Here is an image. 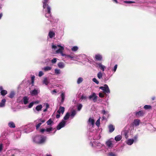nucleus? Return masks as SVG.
Masks as SVG:
<instances>
[{
	"label": "nucleus",
	"mask_w": 156,
	"mask_h": 156,
	"mask_svg": "<svg viewBox=\"0 0 156 156\" xmlns=\"http://www.w3.org/2000/svg\"><path fill=\"white\" fill-rule=\"evenodd\" d=\"M46 140V137L41 135H37L33 138V141L38 144L44 143Z\"/></svg>",
	"instance_id": "1"
},
{
	"label": "nucleus",
	"mask_w": 156,
	"mask_h": 156,
	"mask_svg": "<svg viewBox=\"0 0 156 156\" xmlns=\"http://www.w3.org/2000/svg\"><path fill=\"white\" fill-rule=\"evenodd\" d=\"M99 89H101L105 94H109L110 93V90L107 85L105 84L103 87H100Z\"/></svg>",
	"instance_id": "2"
},
{
	"label": "nucleus",
	"mask_w": 156,
	"mask_h": 156,
	"mask_svg": "<svg viewBox=\"0 0 156 156\" xmlns=\"http://www.w3.org/2000/svg\"><path fill=\"white\" fill-rule=\"evenodd\" d=\"M101 113L103 114L102 119L106 120L109 116L108 112V111H105V110H103L101 111Z\"/></svg>",
	"instance_id": "3"
},
{
	"label": "nucleus",
	"mask_w": 156,
	"mask_h": 156,
	"mask_svg": "<svg viewBox=\"0 0 156 156\" xmlns=\"http://www.w3.org/2000/svg\"><path fill=\"white\" fill-rule=\"evenodd\" d=\"M98 97L96 95L95 93H93L89 97V98L90 100H92L94 102H96L97 100Z\"/></svg>",
	"instance_id": "4"
},
{
	"label": "nucleus",
	"mask_w": 156,
	"mask_h": 156,
	"mask_svg": "<svg viewBox=\"0 0 156 156\" xmlns=\"http://www.w3.org/2000/svg\"><path fill=\"white\" fill-rule=\"evenodd\" d=\"M66 122L64 120H62L57 126L56 128L57 130H59L61 128L64 126Z\"/></svg>",
	"instance_id": "5"
},
{
	"label": "nucleus",
	"mask_w": 156,
	"mask_h": 156,
	"mask_svg": "<svg viewBox=\"0 0 156 156\" xmlns=\"http://www.w3.org/2000/svg\"><path fill=\"white\" fill-rule=\"evenodd\" d=\"M39 92V90L34 89V90L30 91V94L33 96H36L37 95Z\"/></svg>",
	"instance_id": "6"
},
{
	"label": "nucleus",
	"mask_w": 156,
	"mask_h": 156,
	"mask_svg": "<svg viewBox=\"0 0 156 156\" xmlns=\"http://www.w3.org/2000/svg\"><path fill=\"white\" fill-rule=\"evenodd\" d=\"M102 57L101 55L99 54H96L95 56V60L97 61H101L102 60Z\"/></svg>",
	"instance_id": "7"
},
{
	"label": "nucleus",
	"mask_w": 156,
	"mask_h": 156,
	"mask_svg": "<svg viewBox=\"0 0 156 156\" xmlns=\"http://www.w3.org/2000/svg\"><path fill=\"white\" fill-rule=\"evenodd\" d=\"M145 114V112L143 111H140L136 112V115L138 117L143 116Z\"/></svg>",
	"instance_id": "8"
},
{
	"label": "nucleus",
	"mask_w": 156,
	"mask_h": 156,
	"mask_svg": "<svg viewBox=\"0 0 156 156\" xmlns=\"http://www.w3.org/2000/svg\"><path fill=\"white\" fill-rule=\"evenodd\" d=\"M2 87L0 86V90L1 91V94L3 96H5L7 93V91L5 90H3Z\"/></svg>",
	"instance_id": "9"
},
{
	"label": "nucleus",
	"mask_w": 156,
	"mask_h": 156,
	"mask_svg": "<svg viewBox=\"0 0 156 156\" xmlns=\"http://www.w3.org/2000/svg\"><path fill=\"white\" fill-rule=\"evenodd\" d=\"M106 144L109 148H112L113 147L112 142L110 140L106 142Z\"/></svg>",
	"instance_id": "10"
},
{
	"label": "nucleus",
	"mask_w": 156,
	"mask_h": 156,
	"mask_svg": "<svg viewBox=\"0 0 156 156\" xmlns=\"http://www.w3.org/2000/svg\"><path fill=\"white\" fill-rule=\"evenodd\" d=\"M140 122V120L139 119H135L134 120L133 122V125L135 126H137L139 125Z\"/></svg>",
	"instance_id": "11"
},
{
	"label": "nucleus",
	"mask_w": 156,
	"mask_h": 156,
	"mask_svg": "<svg viewBox=\"0 0 156 156\" xmlns=\"http://www.w3.org/2000/svg\"><path fill=\"white\" fill-rule=\"evenodd\" d=\"M109 132L110 133H112L115 130V127L113 126V125L112 124H110L108 126Z\"/></svg>",
	"instance_id": "12"
},
{
	"label": "nucleus",
	"mask_w": 156,
	"mask_h": 156,
	"mask_svg": "<svg viewBox=\"0 0 156 156\" xmlns=\"http://www.w3.org/2000/svg\"><path fill=\"white\" fill-rule=\"evenodd\" d=\"M48 1L49 0H44L42 2L43 4V7L44 9H45L47 6L48 5Z\"/></svg>",
	"instance_id": "13"
},
{
	"label": "nucleus",
	"mask_w": 156,
	"mask_h": 156,
	"mask_svg": "<svg viewBox=\"0 0 156 156\" xmlns=\"http://www.w3.org/2000/svg\"><path fill=\"white\" fill-rule=\"evenodd\" d=\"M57 46L58 47H59L60 48L56 51V53H62L63 50L64 49V48L60 45H58Z\"/></svg>",
	"instance_id": "14"
},
{
	"label": "nucleus",
	"mask_w": 156,
	"mask_h": 156,
	"mask_svg": "<svg viewBox=\"0 0 156 156\" xmlns=\"http://www.w3.org/2000/svg\"><path fill=\"white\" fill-rule=\"evenodd\" d=\"M43 83L45 85H47L49 83V81L48 80L47 77L44 78V79L43 81Z\"/></svg>",
	"instance_id": "15"
},
{
	"label": "nucleus",
	"mask_w": 156,
	"mask_h": 156,
	"mask_svg": "<svg viewBox=\"0 0 156 156\" xmlns=\"http://www.w3.org/2000/svg\"><path fill=\"white\" fill-rule=\"evenodd\" d=\"M48 36L50 38H51L55 36V33L52 31H50L48 33Z\"/></svg>",
	"instance_id": "16"
},
{
	"label": "nucleus",
	"mask_w": 156,
	"mask_h": 156,
	"mask_svg": "<svg viewBox=\"0 0 156 156\" xmlns=\"http://www.w3.org/2000/svg\"><path fill=\"white\" fill-rule=\"evenodd\" d=\"M23 103L25 105H26L28 103V98L27 96L24 97L23 98Z\"/></svg>",
	"instance_id": "17"
},
{
	"label": "nucleus",
	"mask_w": 156,
	"mask_h": 156,
	"mask_svg": "<svg viewBox=\"0 0 156 156\" xmlns=\"http://www.w3.org/2000/svg\"><path fill=\"white\" fill-rule=\"evenodd\" d=\"M6 100L5 99H4L2 100L1 102L0 103V107H3L5 106V103Z\"/></svg>",
	"instance_id": "18"
},
{
	"label": "nucleus",
	"mask_w": 156,
	"mask_h": 156,
	"mask_svg": "<svg viewBox=\"0 0 156 156\" xmlns=\"http://www.w3.org/2000/svg\"><path fill=\"white\" fill-rule=\"evenodd\" d=\"M122 136L120 135H118L116 136L115 138V140L116 141H120L122 139Z\"/></svg>",
	"instance_id": "19"
},
{
	"label": "nucleus",
	"mask_w": 156,
	"mask_h": 156,
	"mask_svg": "<svg viewBox=\"0 0 156 156\" xmlns=\"http://www.w3.org/2000/svg\"><path fill=\"white\" fill-rule=\"evenodd\" d=\"M99 67L100 69L102 70L103 71L105 70V67L104 66L102 65V64L99 63L98 64Z\"/></svg>",
	"instance_id": "20"
},
{
	"label": "nucleus",
	"mask_w": 156,
	"mask_h": 156,
	"mask_svg": "<svg viewBox=\"0 0 156 156\" xmlns=\"http://www.w3.org/2000/svg\"><path fill=\"white\" fill-rule=\"evenodd\" d=\"M42 108V105H40L37 106L36 107V109L37 111H39L41 110V109Z\"/></svg>",
	"instance_id": "21"
},
{
	"label": "nucleus",
	"mask_w": 156,
	"mask_h": 156,
	"mask_svg": "<svg viewBox=\"0 0 156 156\" xmlns=\"http://www.w3.org/2000/svg\"><path fill=\"white\" fill-rule=\"evenodd\" d=\"M10 128H14L15 127V126L14 123L13 122H10L8 124Z\"/></svg>",
	"instance_id": "22"
},
{
	"label": "nucleus",
	"mask_w": 156,
	"mask_h": 156,
	"mask_svg": "<svg viewBox=\"0 0 156 156\" xmlns=\"http://www.w3.org/2000/svg\"><path fill=\"white\" fill-rule=\"evenodd\" d=\"M51 67L47 66L44 67L42 69L44 70L45 71H47L51 70Z\"/></svg>",
	"instance_id": "23"
},
{
	"label": "nucleus",
	"mask_w": 156,
	"mask_h": 156,
	"mask_svg": "<svg viewBox=\"0 0 156 156\" xmlns=\"http://www.w3.org/2000/svg\"><path fill=\"white\" fill-rule=\"evenodd\" d=\"M134 142V140L133 139H129L127 141V144L129 145H132Z\"/></svg>",
	"instance_id": "24"
},
{
	"label": "nucleus",
	"mask_w": 156,
	"mask_h": 156,
	"mask_svg": "<svg viewBox=\"0 0 156 156\" xmlns=\"http://www.w3.org/2000/svg\"><path fill=\"white\" fill-rule=\"evenodd\" d=\"M53 122V120H52L51 119H49L46 122V123L48 125H51Z\"/></svg>",
	"instance_id": "25"
},
{
	"label": "nucleus",
	"mask_w": 156,
	"mask_h": 156,
	"mask_svg": "<svg viewBox=\"0 0 156 156\" xmlns=\"http://www.w3.org/2000/svg\"><path fill=\"white\" fill-rule=\"evenodd\" d=\"M53 129V128L52 127H50L49 128H47L45 129V131L46 132L48 133H50V132L52 131Z\"/></svg>",
	"instance_id": "26"
},
{
	"label": "nucleus",
	"mask_w": 156,
	"mask_h": 156,
	"mask_svg": "<svg viewBox=\"0 0 156 156\" xmlns=\"http://www.w3.org/2000/svg\"><path fill=\"white\" fill-rule=\"evenodd\" d=\"M69 112H67L66 114V115L64 116L63 119L65 120H67L69 119Z\"/></svg>",
	"instance_id": "27"
},
{
	"label": "nucleus",
	"mask_w": 156,
	"mask_h": 156,
	"mask_svg": "<svg viewBox=\"0 0 156 156\" xmlns=\"http://www.w3.org/2000/svg\"><path fill=\"white\" fill-rule=\"evenodd\" d=\"M58 67L60 68H63L64 66L63 63L62 62H59L58 64Z\"/></svg>",
	"instance_id": "28"
},
{
	"label": "nucleus",
	"mask_w": 156,
	"mask_h": 156,
	"mask_svg": "<svg viewBox=\"0 0 156 156\" xmlns=\"http://www.w3.org/2000/svg\"><path fill=\"white\" fill-rule=\"evenodd\" d=\"M59 110L61 112V113L63 114L65 111V108L63 107L60 106L59 107Z\"/></svg>",
	"instance_id": "29"
},
{
	"label": "nucleus",
	"mask_w": 156,
	"mask_h": 156,
	"mask_svg": "<svg viewBox=\"0 0 156 156\" xmlns=\"http://www.w3.org/2000/svg\"><path fill=\"white\" fill-rule=\"evenodd\" d=\"M144 108L145 109H151L152 107L150 105H146L144 106Z\"/></svg>",
	"instance_id": "30"
},
{
	"label": "nucleus",
	"mask_w": 156,
	"mask_h": 156,
	"mask_svg": "<svg viewBox=\"0 0 156 156\" xmlns=\"http://www.w3.org/2000/svg\"><path fill=\"white\" fill-rule=\"evenodd\" d=\"M88 121L89 122L91 123V124L93 125L94 124V121L93 119L90 118L89 119Z\"/></svg>",
	"instance_id": "31"
},
{
	"label": "nucleus",
	"mask_w": 156,
	"mask_h": 156,
	"mask_svg": "<svg viewBox=\"0 0 156 156\" xmlns=\"http://www.w3.org/2000/svg\"><path fill=\"white\" fill-rule=\"evenodd\" d=\"M83 79L82 77H79L78 78L77 80V83L78 84H80L82 82Z\"/></svg>",
	"instance_id": "32"
},
{
	"label": "nucleus",
	"mask_w": 156,
	"mask_h": 156,
	"mask_svg": "<svg viewBox=\"0 0 156 156\" xmlns=\"http://www.w3.org/2000/svg\"><path fill=\"white\" fill-rule=\"evenodd\" d=\"M97 76L98 78L99 79H101V78H102V74L101 72H99L98 73Z\"/></svg>",
	"instance_id": "33"
},
{
	"label": "nucleus",
	"mask_w": 156,
	"mask_h": 156,
	"mask_svg": "<svg viewBox=\"0 0 156 156\" xmlns=\"http://www.w3.org/2000/svg\"><path fill=\"white\" fill-rule=\"evenodd\" d=\"M61 97L62 98L61 101V103H62L64 101V99H65V94L64 93H62L61 94Z\"/></svg>",
	"instance_id": "34"
},
{
	"label": "nucleus",
	"mask_w": 156,
	"mask_h": 156,
	"mask_svg": "<svg viewBox=\"0 0 156 156\" xmlns=\"http://www.w3.org/2000/svg\"><path fill=\"white\" fill-rule=\"evenodd\" d=\"M15 95V94L14 92L13 91L11 92L10 94H9V97L11 98H12Z\"/></svg>",
	"instance_id": "35"
},
{
	"label": "nucleus",
	"mask_w": 156,
	"mask_h": 156,
	"mask_svg": "<svg viewBox=\"0 0 156 156\" xmlns=\"http://www.w3.org/2000/svg\"><path fill=\"white\" fill-rule=\"evenodd\" d=\"M76 111L75 110H73L71 112V116H72L73 118L74 117V116L76 115Z\"/></svg>",
	"instance_id": "36"
},
{
	"label": "nucleus",
	"mask_w": 156,
	"mask_h": 156,
	"mask_svg": "<svg viewBox=\"0 0 156 156\" xmlns=\"http://www.w3.org/2000/svg\"><path fill=\"white\" fill-rule=\"evenodd\" d=\"M55 73L56 74H59L60 73V70L58 69H55Z\"/></svg>",
	"instance_id": "37"
},
{
	"label": "nucleus",
	"mask_w": 156,
	"mask_h": 156,
	"mask_svg": "<svg viewBox=\"0 0 156 156\" xmlns=\"http://www.w3.org/2000/svg\"><path fill=\"white\" fill-rule=\"evenodd\" d=\"M47 7V12L48 14L51 13V8L48 5L46 6Z\"/></svg>",
	"instance_id": "38"
},
{
	"label": "nucleus",
	"mask_w": 156,
	"mask_h": 156,
	"mask_svg": "<svg viewBox=\"0 0 156 156\" xmlns=\"http://www.w3.org/2000/svg\"><path fill=\"white\" fill-rule=\"evenodd\" d=\"M78 49V48L77 46H74L72 48V50L73 51H76Z\"/></svg>",
	"instance_id": "39"
},
{
	"label": "nucleus",
	"mask_w": 156,
	"mask_h": 156,
	"mask_svg": "<svg viewBox=\"0 0 156 156\" xmlns=\"http://www.w3.org/2000/svg\"><path fill=\"white\" fill-rule=\"evenodd\" d=\"M82 107V105L81 104H80L77 106V110L80 111Z\"/></svg>",
	"instance_id": "40"
},
{
	"label": "nucleus",
	"mask_w": 156,
	"mask_h": 156,
	"mask_svg": "<svg viewBox=\"0 0 156 156\" xmlns=\"http://www.w3.org/2000/svg\"><path fill=\"white\" fill-rule=\"evenodd\" d=\"M34 78H35V76H33L31 77V83L32 84V86H34Z\"/></svg>",
	"instance_id": "41"
},
{
	"label": "nucleus",
	"mask_w": 156,
	"mask_h": 156,
	"mask_svg": "<svg viewBox=\"0 0 156 156\" xmlns=\"http://www.w3.org/2000/svg\"><path fill=\"white\" fill-rule=\"evenodd\" d=\"M92 80L93 82L97 84H99V82L95 78H94Z\"/></svg>",
	"instance_id": "42"
},
{
	"label": "nucleus",
	"mask_w": 156,
	"mask_h": 156,
	"mask_svg": "<svg viewBox=\"0 0 156 156\" xmlns=\"http://www.w3.org/2000/svg\"><path fill=\"white\" fill-rule=\"evenodd\" d=\"M124 2L125 3H128V4H131V3H135V2H134L131 1H124Z\"/></svg>",
	"instance_id": "43"
},
{
	"label": "nucleus",
	"mask_w": 156,
	"mask_h": 156,
	"mask_svg": "<svg viewBox=\"0 0 156 156\" xmlns=\"http://www.w3.org/2000/svg\"><path fill=\"white\" fill-rule=\"evenodd\" d=\"M57 61V58H54L53 59L51 60V62L53 63H55Z\"/></svg>",
	"instance_id": "44"
},
{
	"label": "nucleus",
	"mask_w": 156,
	"mask_h": 156,
	"mask_svg": "<svg viewBox=\"0 0 156 156\" xmlns=\"http://www.w3.org/2000/svg\"><path fill=\"white\" fill-rule=\"evenodd\" d=\"M100 118H99L96 122V125L98 126L100 125Z\"/></svg>",
	"instance_id": "45"
},
{
	"label": "nucleus",
	"mask_w": 156,
	"mask_h": 156,
	"mask_svg": "<svg viewBox=\"0 0 156 156\" xmlns=\"http://www.w3.org/2000/svg\"><path fill=\"white\" fill-rule=\"evenodd\" d=\"M34 105V103L33 102H31L29 104V105H28V107L29 108H30L32 107Z\"/></svg>",
	"instance_id": "46"
},
{
	"label": "nucleus",
	"mask_w": 156,
	"mask_h": 156,
	"mask_svg": "<svg viewBox=\"0 0 156 156\" xmlns=\"http://www.w3.org/2000/svg\"><path fill=\"white\" fill-rule=\"evenodd\" d=\"M108 156H116L115 154L112 152H109L108 154Z\"/></svg>",
	"instance_id": "47"
},
{
	"label": "nucleus",
	"mask_w": 156,
	"mask_h": 156,
	"mask_svg": "<svg viewBox=\"0 0 156 156\" xmlns=\"http://www.w3.org/2000/svg\"><path fill=\"white\" fill-rule=\"evenodd\" d=\"M67 57H69L70 58L73 59L74 58V57L73 55H66Z\"/></svg>",
	"instance_id": "48"
},
{
	"label": "nucleus",
	"mask_w": 156,
	"mask_h": 156,
	"mask_svg": "<svg viewBox=\"0 0 156 156\" xmlns=\"http://www.w3.org/2000/svg\"><path fill=\"white\" fill-rule=\"evenodd\" d=\"M44 75V73L41 71H40L39 72L38 76L40 77L41 76Z\"/></svg>",
	"instance_id": "49"
},
{
	"label": "nucleus",
	"mask_w": 156,
	"mask_h": 156,
	"mask_svg": "<svg viewBox=\"0 0 156 156\" xmlns=\"http://www.w3.org/2000/svg\"><path fill=\"white\" fill-rule=\"evenodd\" d=\"M117 66H118V65L117 64L115 65V66L114 67V69H113V71H114V72H115L116 71V69H117Z\"/></svg>",
	"instance_id": "50"
},
{
	"label": "nucleus",
	"mask_w": 156,
	"mask_h": 156,
	"mask_svg": "<svg viewBox=\"0 0 156 156\" xmlns=\"http://www.w3.org/2000/svg\"><path fill=\"white\" fill-rule=\"evenodd\" d=\"M99 96L100 97L103 98L104 97V94L101 93H99Z\"/></svg>",
	"instance_id": "51"
},
{
	"label": "nucleus",
	"mask_w": 156,
	"mask_h": 156,
	"mask_svg": "<svg viewBox=\"0 0 156 156\" xmlns=\"http://www.w3.org/2000/svg\"><path fill=\"white\" fill-rule=\"evenodd\" d=\"M87 98L86 96H84L83 95H82L81 96V99H87Z\"/></svg>",
	"instance_id": "52"
},
{
	"label": "nucleus",
	"mask_w": 156,
	"mask_h": 156,
	"mask_svg": "<svg viewBox=\"0 0 156 156\" xmlns=\"http://www.w3.org/2000/svg\"><path fill=\"white\" fill-rule=\"evenodd\" d=\"M44 131H46L45 129H42L40 130V132L42 133H43Z\"/></svg>",
	"instance_id": "53"
},
{
	"label": "nucleus",
	"mask_w": 156,
	"mask_h": 156,
	"mask_svg": "<svg viewBox=\"0 0 156 156\" xmlns=\"http://www.w3.org/2000/svg\"><path fill=\"white\" fill-rule=\"evenodd\" d=\"M3 148V144H0V152H1Z\"/></svg>",
	"instance_id": "54"
},
{
	"label": "nucleus",
	"mask_w": 156,
	"mask_h": 156,
	"mask_svg": "<svg viewBox=\"0 0 156 156\" xmlns=\"http://www.w3.org/2000/svg\"><path fill=\"white\" fill-rule=\"evenodd\" d=\"M40 121H41V122L42 123H44L45 120L44 119H39Z\"/></svg>",
	"instance_id": "55"
},
{
	"label": "nucleus",
	"mask_w": 156,
	"mask_h": 156,
	"mask_svg": "<svg viewBox=\"0 0 156 156\" xmlns=\"http://www.w3.org/2000/svg\"><path fill=\"white\" fill-rule=\"evenodd\" d=\"M40 126L38 124H37L36 126V129H38L40 127Z\"/></svg>",
	"instance_id": "56"
},
{
	"label": "nucleus",
	"mask_w": 156,
	"mask_h": 156,
	"mask_svg": "<svg viewBox=\"0 0 156 156\" xmlns=\"http://www.w3.org/2000/svg\"><path fill=\"white\" fill-rule=\"evenodd\" d=\"M52 48H53L55 49L56 48H57V46L56 45L53 44L52 45Z\"/></svg>",
	"instance_id": "57"
},
{
	"label": "nucleus",
	"mask_w": 156,
	"mask_h": 156,
	"mask_svg": "<svg viewBox=\"0 0 156 156\" xmlns=\"http://www.w3.org/2000/svg\"><path fill=\"white\" fill-rule=\"evenodd\" d=\"M49 105L48 103H46V108L48 109L49 108Z\"/></svg>",
	"instance_id": "58"
},
{
	"label": "nucleus",
	"mask_w": 156,
	"mask_h": 156,
	"mask_svg": "<svg viewBox=\"0 0 156 156\" xmlns=\"http://www.w3.org/2000/svg\"><path fill=\"white\" fill-rule=\"evenodd\" d=\"M57 92L54 89L52 91L51 93L52 94H53L54 93H56Z\"/></svg>",
	"instance_id": "59"
},
{
	"label": "nucleus",
	"mask_w": 156,
	"mask_h": 156,
	"mask_svg": "<svg viewBox=\"0 0 156 156\" xmlns=\"http://www.w3.org/2000/svg\"><path fill=\"white\" fill-rule=\"evenodd\" d=\"M60 115L59 114H57L56 115V118L57 119H58L60 117Z\"/></svg>",
	"instance_id": "60"
},
{
	"label": "nucleus",
	"mask_w": 156,
	"mask_h": 156,
	"mask_svg": "<svg viewBox=\"0 0 156 156\" xmlns=\"http://www.w3.org/2000/svg\"><path fill=\"white\" fill-rule=\"evenodd\" d=\"M34 103V104H38L39 103V101H35L34 102H33Z\"/></svg>",
	"instance_id": "61"
},
{
	"label": "nucleus",
	"mask_w": 156,
	"mask_h": 156,
	"mask_svg": "<svg viewBox=\"0 0 156 156\" xmlns=\"http://www.w3.org/2000/svg\"><path fill=\"white\" fill-rule=\"evenodd\" d=\"M60 54H61V55L62 56H66V54H64L63 53V52H62V53H61Z\"/></svg>",
	"instance_id": "62"
},
{
	"label": "nucleus",
	"mask_w": 156,
	"mask_h": 156,
	"mask_svg": "<svg viewBox=\"0 0 156 156\" xmlns=\"http://www.w3.org/2000/svg\"><path fill=\"white\" fill-rule=\"evenodd\" d=\"M57 112L58 113V114H60V113H61V112L60 111V110H59V109H58L57 111Z\"/></svg>",
	"instance_id": "63"
},
{
	"label": "nucleus",
	"mask_w": 156,
	"mask_h": 156,
	"mask_svg": "<svg viewBox=\"0 0 156 156\" xmlns=\"http://www.w3.org/2000/svg\"><path fill=\"white\" fill-rule=\"evenodd\" d=\"M155 97H152L151 98V99H152V100L154 101V100H155Z\"/></svg>",
	"instance_id": "64"
}]
</instances>
